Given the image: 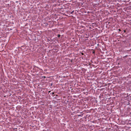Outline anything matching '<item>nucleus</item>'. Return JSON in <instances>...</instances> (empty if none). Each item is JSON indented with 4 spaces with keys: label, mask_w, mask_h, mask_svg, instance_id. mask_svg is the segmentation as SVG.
<instances>
[{
    "label": "nucleus",
    "mask_w": 131,
    "mask_h": 131,
    "mask_svg": "<svg viewBox=\"0 0 131 131\" xmlns=\"http://www.w3.org/2000/svg\"><path fill=\"white\" fill-rule=\"evenodd\" d=\"M74 12V11H72V12H71V14H72Z\"/></svg>",
    "instance_id": "obj_3"
},
{
    "label": "nucleus",
    "mask_w": 131,
    "mask_h": 131,
    "mask_svg": "<svg viewBox=\"0 0 131 131\" xmlns=\"http://www.w3.org/2000/svg\"><path fill=\"white\" fill-rule=\"evenodd\" d=\"M125 32V30H124V32Z\"/></svg>",
    "instance_id": "obj_7"
},
{
    "label": "nucleus",
    "mask_w": 131,
    "mask_h": 131,
    "mask_svg": "<svg viewBox=\"0 0 131 131\" xmlns=\"http://www.w3.org/2000/svg\"><path fill=\"white\" fill-rule=\"evenodd\" d=\"M54 94V92H53L52 93V94Z\"/></svg>",
    "instance_id": "obj_5"
},
{
    "label": "nucleus",
    "mask_w": 131,
    "mask_h": 131,
    "mask_svg": "<svg viewBox=\"0 0 131 131\" xmlns=\"http://www.w3.org/2000/svg\"><path fill=\"white\" fill-rule=\"evenodd\" d=\"M60 36V35H58V37H59Z\"/></svg>",
    "instance_id": "obj_1"
},
{
    "label": "nucleus",
    "mask_w": 131,
    "mask_h": 131,
    "mask_svg": "<svg viewBox=\"0 0 131 131\" xmlns=\"http://www.w3.org/2000/svg\"><path fill=\"white\" fill-rule=\"evenodd\" d=\"M50 92V91H49V92Z\"/></svg>",
    "instance_id": "obj_9"
},
{
    "label": "nucleus",
    "mask_w": 131,
    "mask_h": 131,
    "mask_svg": "<svg viewBox=\"0 0 131 131\" xmlns=\"http://www.w3.org/2000/svg\"><path fill=\"white\" fill-rule=\"evenodd\" d=\"M93 53H94V51L93 52Z\"/></svg>",
    "instance_id": "obj_8"
},
{
    "label": "nucleus",
    "mask_w": 131,
    "mask_h": 131,
    "mask_svg": "<svg viewBox=\"0 0 131 131\" xmlns=\"http://www.w3.org/2000/svg\"><path fill=\"white\" fill-rule=\"evenodd\" d=\"M78 116H82L80 114V115H78Z\"/></svg>",
    "instance_id": "obj_2"
},
{
    "label": "nucleus",
    "mask_w": 131,
    "mask_h": 131,
    "mask_svg": "<svg viewBox=\"0 0 131 131\" xmlns=\"http://www.w3.org/2000/svg\"><path fill=\"white\" fill-rule=\"evenodd\" d=\"M81 54H82V55H83V53H81Z\"/></svg>",
    "instance_id": "obj_4"
},
{
    "label": "nucleus",
    "mask_w": 131,
    "mask_h": 131,
    "mask_svg": "<svg viewBox=\"0 0 131 131\" xmlns=\"http://www.w3.org/2000/svg\"><path fill=\"white\" fill-rule=\"evenodd\" d=\"M119 31H121V30H120V29H119Z\"/></svg>",
    "instance_id": "obj_6"
}]
</instances>
